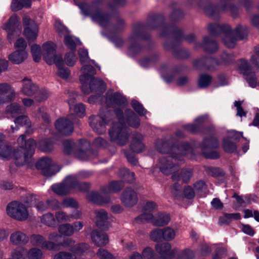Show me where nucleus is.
I'll return each mask as SVG.
<instances>
[{"label": "nucleus", "instance_id": "1", "mask_svg": "<svg viewBox=\"0 0 259 259\" xmlns=\"http://www.w3.org/2000/svg\"><path fill=\"white\" fill-rule=\"evenodd\" d=\"M105 104L108 108L114 109L118 119V123H113L109 131L110 140L119 146L125 145L128 139V133L124 123L134 127L140 125V119L135 113L129 109H126L127 105L126 99L118 92H108Z\"/></svg>", "mask_w": 259, "mask_h": 259}, {"label": "nucleus", "instance_id": "2", "mask_svg": "<svg viewBox=\"0 0 259 259\" xmlns=\"http://www.w3.org/2000/svg\"><path fill=\"white\" fill-rule=\"evenodd\" d=\"M155 147L158 152L161 153H167L170 157H162L159 158L158 166L160 170L165 175L172 174L174 181H182L187 182L192 176L191 169L179 170V166L174 164L171 159L181 160L183 156L191 151V146L188 143H182L178 146L174 144L173 139L167 141L158 140L155 143Z\"/></svg>", "mask_w": 259, "mask_h": 259}, {"label": "nucleus", "instance_id": "3", "mask_svg": "<svg viewBox=\"0 0 259 259\" xmlns=\"http://www.w3.org/2000/svg\"><path fill=\"white\" fill-rule=\"evenodd\" d=\"M78 54L79 61L82 65L80 70L79 76L82 92L86 95H89L92 92L98 94L103 93L106 90V85L101 79L94 77L96 74V70L92 65H94L99 69L100 67L95 63L94 60L90 59L87 49L84 48L79 49Z\"/></svg>", "mask_w": 259, "mask_h": 259}, {"label": "nucleus", "instance_id": "4", "mask_svg": "<svg viewBox=\"0 0 259 259\" xmlns=\"http://www.w3.org/2000/svg\"><path fill=\"white\" fill-rule=\"evenodd\" d=\"M208 29L212 35H217L220 32L224 33L223 41L228 48H234L237 40L243 39L247 34V29L246 26H238L233 31L231 30L228 25H220L217 23L209 25Z\"/></svg>", "mask_w": 259, "mask_h": 259}, {"label": "nucleus", "instance_id": "5", "mask_svg": "<svg viewBox=\"0 0 259 259\" xmlns=\"http://www.w3.org/2000/svg\"><path fill=\"white\" fill-rule=\"evenodd\" d=\"M90 175L89 172H83L79 176L76 175L68 176L60 183L53 185L51 188L57 195L63 196L69 194L71 191L83 192L90 188L87 183L79 182V177H87Z\"/></svg>", "mask_w": 259, "mask_h": 259}, {"label": "nucleus", "instance_id": "6", "mask_svg": "<svg viewBox=\"0 0 259 259\" xmlns=\"http://www.w3.org/2000/svg\"><path fill=\"white\" fill-rule=\"evenodd\" d=\"M25 135H21L18 139L20 145L19 149L15 150L13 154L15 163L18 165L24 164L34 153L36 142L33 139L25 141Z\"/></svg>", "mask_w": 259, "mask_h": 259}, {"label": "nucleus", "instance_id": "7", "mask_svg": "<svg viewBox=\"0 0 259 259\" xmlns=\"http://www.w3.org/2000/svg\"><path fill=\"white\" fill-rule=\"evenodd\" d=\"M75 4L78 6L81 13L85 16H90L92 20L98 23L103 27H106L108 24L109 17L102 14L99 2H94L91 6L86 4H79L76 0H74Z\"/></svg>", "mask_w": 259, "mask_h": 259}, {"label": "nucleus", "instance_id": "8", "mask_svg": "<svg viewBox=\"0 0 259 259\" xmlns=\"http://www.w3.org/2000/svg\"><path fill=\"white\" fill-rule=\"evenodd\" d=\"M123 186V183L121 181L112 182L108 185L102 188L101 194L96 192L88 193L87 199L90 201L97 203H108L110 200L109 197H106L103 198V196L119 191Z\"/></svg>", "mask_w": 259, "mask_h": 259}, {"label": "nucleus", "instance_id": "9", "mask_svg": "<svg viewBox=\"0 0 259 259\" xmlns=\"http://www.w3.org/2000/svg\"><path fill=\"white\" fill-rule=\"evenodd\" d=\"M109 110H100L98 115L91 116L89 118V123L93 130L99 134H102L106 131V125L111 120Z\"/></svg>", "mask_w": 259, "mask_h": 259}, {"label": "nucleus", "instance_id": "10", "mask_svg": "<svg viewBox=\"0 0 259 259\" xmlns=\"http://www.w3.org/2000/svg\"><path fill=\"white\" fill-rule=\"evenodd\" d=\"M6 212L10 217L19 221H24L29 217L26 206L18 201L9 203L7 206Z\"/></svg>", "mask_w": 259, "mask_h": 259}, {"label": "nucleus", "instance_id": "11", "mask_svg": "<svg viewBox=\"0 0 259 259\" xmlns=\"http://www.w3.org/2000/svg\"><path fill=\"white\" fill-rule=\"evenodd\" d=\"M2 28L7 32V38L10 42H12L15 37L19 36L21 32V27L19 22L18 17L16 15H12Z\"/></svg>", "mask_w": 259, "mask_h": 259}, {"label": "nucleus", "instance_id": "12", "mask_svg": "<svg viewBox=\"0 0 259 259\" xmlns=\"http://www.w3.org/2000/svg\"><path fill=\"white\" fill-rule=\"evenodd\" d=\"M42 54L47 64L58 65L62 58L60 54H56V45L51 41L47 42L42 45Z\"/></svg>", "mask_w": 259, "mask_h": 259}, {"label": "nucleus", "instance_id": "13", "mask_svg": "<svg viewBox=\"0 0 259 259\" xmlns=\"http://www.w3.org/2000/svg\"><path fill=\"white\" fill-rule=\"evenodd\" d=\"M55 27L59 33L64 35V43L68 49L74 51L76 46L81 45L80 40L74 36L69 34L67 29L60 21H56Z\"/></svg>", "mask_w": 259, "mask_h": 259}, {"label": "nucleus", "instance_id": "14", "mask_svg": "<svg viewBox=\"0 0 259 259\" xmlns=\"http://www.w3.org/2000/svg\"><path fill=\"white\" fill-rule=\"evenodd\" d=\"M238 65L240 73L243 75L249 85L252 88H255L257 84V77L252 72V67L248 62L241 59L239 61Z\"/></svg>", "mask_w": 259, "mask_h": 259}, {"label": "nucleus", "instance_id": "15", "mask_svg": "<svg viewBox=\"0 0 259 259\" xmlns=\"http://www.w3.org/2000/svg\"><path fill=\"white\" fill-rule=\"evenodd\" d=\"M219 141L214 137L205 139L202 142L201 147L203 151V154L206 158L215 159L219 157V153L217 151L206 152V150H210L219 147Z\"/></svg>", "mask_w": 259, "mask_h": 259}, {"label": "nucleus", "instance_id": "16", "mask_svg": "<svg viewBox=\"0 0 259 259\" xmlns=\"http://www.w3.org/2000/svg\"><path fill=\"white\" fill-rule=\"evenodd\" d=\"M36 166L46 176L55 175L59 170L58 169L57 165L49 157H44L40 159L36 163Z\"/></svg>", "mask_w": 259, "mask_h": 259}, {"label": "nucleus", "instance_id": "17", "mask_svg": "<svg viewBox=\"0 0 259 259\" xmlns=\"http://www.w3.org/2000/svg\"><path fill=\"white\" fill-rule=\"evenodd\" d=\"M24 30L23 35L28 41H31L35 40L38 32V27L34 21L27 16L23 18Z\"/></svg>", "mask_w": 259, "mask_h": 259}, {"label": "nucleus", "instance_id": "18", "mask_svg": "<svg viewBox=\"0 0 259 259\" xmlns=\"http://www.w3.org/2000/svg\"><path fill=\"white\" fill-rule=\"evenodd\" d=\"M240 137L244 138L242 132L238 133L234 130L228 131L227 137L224 138L222 146L224 150L229 153L234 152L236 149L234 141H238Z\"/></svg>", "mask_w": 259, "mask_h": 259}, {"label": "nucleus", "instance_id": "19", "mask_svg": "<svg viewBox=\"0 0 259 259\" xmlns=\"http://www.w3.org/2000/svg\"><path fill=\"white\" fill-rule=\"evenodd\" d=\"M30 239L31 244L33 246H40L42 249L49 250H57L58 249V244L46 240L44 237L41 235H32Z\"/></svg>", "mask_w": 259, "mask_h": 259}, {"label": "nucleus", "instance_id": "20", "mask_svg": "<svg viewBox=\"0 0 259 259\" xmlns=\"http://www.w3.org/2000/svg\"><path fill=\"white\" fill-rule=\"evenodd\" d=\"M157 208V204L153 201H147L143 206V213L137 217L135 221L138 223H143L151 221L153 217L152 212Z\"/></svg>", "mask_w": 259, "mask_h": 259}, {"label": "nucleus", "instance_id": "21", "mask_svg": "<svg viewBox=\"0 0 259 259\" xmlns=\"http://www.w3.org/2000/svg\"><path fill=\"white\" fill-rule=\"evenodd\" d=\"M73 116L69 115L66 118H60L55 123V127L61 134L70 135L73 131Z\"/></svg>", "mask_w": 259, "mask_h": 259}, {"label": "nucleus", "instance_id": "22", "mask_svg": "<svg viewBox=\"0 0 259 259\" xmlns=\"http://www.w3.org/2000/svg\"><path fill=\"white\" fill-rule=\"evenodd\" d=\"M16 93L14 89L7 83H0V105L14 100Z\"/></svg>", "mask_w": 259, "mask_h": 259}, {"label": "nucleus", "instance_id": "23", "mask_svg": "<svg viewBox=\"0 0 259 259\" xmlns=\"http://www.w3.org/2000/svg\"><path fill=\"white\" fill-rule=\"evenodd\" d=\"M138 199L137 193L131 188H126L121 196L122 203L126 207H132L136 205Z\"/></svg>", "mask_w": 259, "mask_h": 259}, {"label": "nucleus", "instance_id": "24", "mask_svg": "<svg viewBox=\"0 0 259 259\" xmlns=\"http://www.w3.org/2000/svg\"><path fill=\"white\" fill-rule=\"evenodd\" d=\"M155 248L161 259H171L176 252L175 249H171V245L168 242L158 244Z\"/></svg>", "mask_w": 259, "mask_h": 259}, {"label": "nucleus", "instance_id": "25", "mask_svg": "<svg viewBox=\"0 0 259 259\" xmlns=\"http://www.w3.org/2000/svg\"><path fill=\"white\" fill-rule=\"evenodd\" d=\"M28 56V53L24 50H16L11 53L8 57L12 63L20 64L23 62Z\"/></svg>", "mask_w": 259, "mask_h": 259}, {"label": "nucleus", "instance_id": "26", "mask_svg": "<svg viewBox=\"0 0 259 259\" xmlns=\"http://www.w3.org/2000/svg\"><path fill=\"white\" fill-rule=\"evenodd\" d=\"M91 238L93 242L97 246H104L109 242L107 235L97 230H93L92 232Z\"/></svg>", "mask_w": 259, "mask_h": 259}, {"label": "nucleus", "instance_id": "27", "mask_svg": "<svg viewBox=\"0 0 259 259\" xmlns=\"http://www.w3.org/2000/svg\"><path fill=\"white\" fill-rule=\"evenodd\" d=\"M20 93L27 96H32L37 91V86L28 78L23 79Z\"/></svg>", "mask_w": 259, "mask_h": 259}, {"label": "nucleus", "instance_id": "28", "mask_svg": "<svg viewBox=\"0 0 259 259\" xmlns=\"http://www.w3.org/2000/svg\"><path fill=\"white\" fill-rule=\"evenodd\" d=\"M10 240L13 244L18 245L26 244L29 241V238L24 233L17 231L11 234Z\"/></svg>", "mask_w": 259, "mask_h": 259}, {"label": "nucleus", "instance_id": "29", "mask_svg": "<svg viewBox=\"0 0 259 259\" xmlns=\"http://www.w3.org/2000/svg\"><path fill=\"white\" fill-rule=\"evenodd\" d=\"M143 137L140 134L137 133L133 135V140L131 144V149L136 153L142 152L145 148V146L142 143V141Z\"/></svg>", "mask_w": 259, "mask_h": 259}, {"label": "nucleus", "instance_id": "30", "mask_svg": "<svg viewBox=\"0 0 259 259\" xmlns=\"http://www.w3.org/2000/svg\"><path fill=\"white\" fill-rule=\"evenodd\" d=\"M14 122L17 126H26V134H31L34 130L31 126V122L29 118L25 115H21L16 117L14 120Z\"/></svg>", "mask_w": 259, "mask_h": 259}, {"label": "nucleus", "instance_id": "31", "mask_svg": "<svg viewBox=\"0 0 259 259\" xmlns=\"http://www.w3.org/2000/svg\"><path fill=\"white\" fill-rule=\"evenodd\" d=\"M207 118L208 117L206 115L199 116L194 120L193 123L185 125L184 126V128L188 132L196 133L198 131V128L201 124L207 120Z\"/></svg>", "mask_w": 259, "mask_h": 259}, {"label": "nucleus", "instance_id": "32", "mask_svg": "<svg viewBox=\"0 0 259 259\" xmlns=\"http://www.w3.org/2000/svg\"><path fill=\"white\" fill-rule=\"evenodd\" d=\"M27 200H25V203L29 206H35L37 209L39 211H43L46 210L48 208L47 203L46 204L42 201H38L36 202V197L32 195L29 194L27 195Z\"/></svg>", "mask_w": 259, "mask_h": 259}, {"label": "nucleus", "instance_id": "33", "mask_svg": "<svg viewBox=\"0 0 259 259\" xmlns=\"http://www.w3.org/2000/svg\"><path fill=\"white\" fill-rule=\"evenodd\" d=\"M170 218L168 214L165 213H158L156 216L153 217L150 221L156 226H164L170 221Z\"/></svg>", "mask_w": 259, "mask_h": 259}, {"label": "nucleus", "instance_id": "34", "mask_svg": "<svg viewBox=\"0 0 259 259\" xmlns=\"http://www.w3.org/2000/svg\"><path fill=\"white\" fill-rule=\"evenodd\" d=\"M201 47L205 51L208 52H214L218 48L216 41L207 36L204 37Z\"/></svg>", "mask_w": 259, "mask_h": 259}, {"label": "nucleus", "instance_id": "35", "mask_svg": "<svg viewBox=\"0 0 259 259\" xmlns=\"http://www.w3.org/2000/svg\"><path fill=\"white\" fill-rule=\"evenodd\" d=\"M31 5V0H12L11 9L13 11H17L23 8H28Z\"/></svg>", "mask_w": 259, "mask_h": 259}, {"label": "nucleus", "instance_id": "36", "mask_svg": "<svg viewBox=\"0 0 259 259\" xmlns=\"http://www.w3.org/2000/svg\"><path fill=\"white\" fill-rule=\"evenodd\" d=\"M95 214L97 226L99 227H104L109 218L107 212L103 209H100L96 210Z\"/></svg>", "mask_w": 259, "mask_h": 259}, {"label": "nucleus", "instance_id": "37", "mask_svg": "<svg viewBox=\"0 0 259 259\" xmlns=\"http://www.w3.org/2000/svg\"><path fill=\"white\" fill-rule=\"evenodd\" d=\"M97 153L91 150H79L75 153V156L81 160H88L94 158L97 156Z\"/></svg>", "mask_w": 259, "mask_h": 259}, {"label": "nucleus", "instance_id": "38", "mask_svg": "<svg viewBox=\"0 0 259 259\" xmlns=\"http://www.w3.org/2000/svg\"><path fill=\"white\" fill-rule=\"evenodd\" d=\"M241 215L239 213H225L219 219L220 225L229 224L233 220H239Z\"/></svg>", "mask_w": 259, "mask_h": 259}, {"label": "nucleus", "instance_id": "39", "mask_svg": "<svg viewBox=\"0 0 259 259\" xmlns=\"http://www.w3.org/2000/svg\"><path fill=\"white\" fill-rule=\"evenodd\" d=\"M4 135L0 133V156L4 159H9L11 156V147L3 141Z\"/></svg>", "mask_w": 259, "mask_h": 259}, {"label": "nucleus", "instance_id": "40", "mask_svg": "<svg viewBox=\"0 0 259 259\" xmlns=\"http://www.w3.org/2000/svg\"><path fill=\"white\" fill-rule=\"evenodd\" d=\"M27 249L24 247H18L14 249L11 255L12 259H26Z\"/></svg>", "mask_w": 259, "mask_h": 259}, {"label": "nucleus", "instance_id": "41", "mask_svg": "<svg viewBox=\"0 0 259 259\" xmlns=\"http://www.w3.org/2000/svg\"><path fill=\"white\" fill-rule=\"evenodd\" d=\"M40 222L41 223L50 227L54 228L57 225L54 215L50 212L42 215L40 218Z\"/></svg>", "mask_w": 259, "mask_h": 259}, {"label": "nucleus", "instance_id": "42", "mask_svg": "<svg viewBox=\"0 0 259 259\" xmlns=\"http://www.w3.org/2000/svg\"><path fill=\"white\" fill-rule=\"evenodd\" d=\"M58 64V65H56L58 67V70L57 72V75L62 79H67L70 76V70L63 65L62 58L61 59V61L59 62Z\"/></svg>", "mask_w": 259, "mask_h": 259}, {"label": "nucleus", "instance_id": "43", "mask_svg": "<svg viewBox=\"0 0 259 259\" xmlns=\"http://www.w3.org/2000/svg\"><path fill=\"white\" fill-rule=\"evenodd\" d=\"M58 231L61 235L69 236L73 234L74 228L71 224H64L59 226Z\"/></svg>", "mask_w": 259, "mask_h": 259}, {"label": "nucleus", "instance_id": "44", "mask_svg": "<svg viewBox=\"0 0 259 259\" xmlns=\"http://www.w3.org/2000/svg\"><path fill=\"white\" fill-rule=\"evenodd\" d=\"M21 106L17 103L8 105L6 109L7 113L10 114L13 117H15L20 114L21 113Z\"/></svg>", "mask_w": 259, "mask_h": 259}, {"label": "nucleus", "instance_id": "45", "mask_svg": "<svg viewBox=\"0 0 259 259\" xmlns=\"http://www.w3.org/2000/svg\"><path fill=\"white\" fill-rule=\"evenodd\" d=\"M70 109L73 108V111L77 116L79 117H83L85 115V107L82 103H78L75 105L74 106L71 105V101H68Z\"/></svg>", "mask_w": 259, "mask_h": 259}, {"label": "nucleus", "instance_id": "46", "mask_svg": "<svg viewBox=\"0 0 259 259\" xmlns=\"http://www.w3.org/2000/svg\"><path fill=\"white\" fill-rule=\"evenodd\" d=\"M163 239L166 241L173 240L176 235V230L173 228L167 227L162 229Z\"/></svg>", "mask_w": 259, "mask_h": 259}, {"label": "nucleus", "instance_id": "47", "mask_svg": "<svg viewBox=\"0 0 259 259\" xmlns=\"http://www.w3.org/2000/svg\"><path fill=\"white\" fill-rule=\"evenodd\" d=\"M43 253L41 249L32 247L27 250V257L28 259H41L42 257Z\"/></svg>", "mask_w": 259, "mask_h": 259}, {"label": "nucleus", "instance_id": "48", "mask_svg": "<svg viewBox=\"0 0 259 259\" xmlns=\"http://www.w3.org/2000/svg\"><path fill=\"white\" fill-rule=\"evenodd\" d=\"M31 53L33 60L36 62H39L41 58L42 53L39 46L34 44L31 47Z\"/></svg>", "mask_w": 259, "mask_h": 259}, {"label": "nucleus", "instance_id": "49", "mask_svg": "<svg viewBox=\"0 0 259 259\" xmlns=\"http://www.w3.org/2000/svg\"><path fill=\"white\" fill-rule=\"evenodd\" d=\"M118 175L123 178L128 182H132L135 180V174L133 172L130 171L127 169L123 168L120 169Z\"/></svg>", "mask_w": 259, "mask_h": 259}, {"label": "nucleus", "instance_id": "50", "mask_svg": "<svg viewBox=\"0 0 259 259\" xmlns=\"http://www.w3.org/2000/svg\"><path fill=\"white\" fill-rule=\"evenodd\" d=\"M161 77L167 83L171 82L174 78V75L171 74L169 70L165 66H162L159 70Z\"/></svg>", "mask_w": 259, "mask_h": 259}, {"label": "nucleus", "instance_id": "51", "mask_svg": "<svg viewBox=\"0 0 259 259\" xmlns=\"http://www.w3.org/2000/svg\"><path fill=\"white\" fill-rule=\"evenodd\" d=\"M132 106L140 116H145L148 113V111L144 108L142 105L136 100H133L132 101Z\"/></svg>", "mask_w": 259, "mask_h": 259}, {"label": "nucleus", "instance_id": "52", "mask_svg": "<svg viewBox=\"0 0 259 259\" xmlns=\"http://www.w3.org/2000/svg\"><path fill=\"white\" fill-rule=\"evenodd\" d=\"M97 256L99 259H118L117 257L114 256L107 250L100 248L97 252Z\"/></svg>", "mask_w": 259, "mask_h": 259}, {"label": "nucleus", "instance_id": "53", "mask_svg": "<svg viewBox=\"0 0 259 259\" xmlns=\"http://www.w3.org/2000/svg\"><path fill=\"white\" fill-rule=\"evenodd\" d=\"M77 59L74 51L67 53L64 56V61L68 66H74L77 61Z\"/></svg>", "mask_w": 259, "mask_h": 259}, {"label": "nucleus", "instance_id": "54", "mask_svg": "<svg viewBox=\"0 0 259 259\" xmlns=\"http://www.w3.org/2000/svg\"><path fill=\"white\" fill-rule=\"evenodd\" d=\"M39 148L45 152H49L53 149V142L50 139H44L39 142Z\"/></svg>", "mask_w": 259, "mask_h": 259}, {"label": "nucleus", "instance_id": "55", "mask_svg": "<svg viewBox=\"0 0 259 259\" xmlns=\"http://www.w3.org/2000/svg\"><path fill=\"white\" fill-rule=\"evenodd\" d=\"M89 248V245L85 243H80L76 244L71 249L73 254L80 255Z\"/></svg>", "mask_w": 259, "mask_h": 259}, {"label": "nucleus", "instance_id": "56", "mask_svg": "<svg viewBox=\"0 0 259 259\" xmlns=\"http://www.w3.org/2000/svg\"><path fill=\"white\" fill-rule=\"evenodd\" d=\"M211 81V77L207 74H202L198 80V86L200 88L207 87Z\"/></svg>", "mask_w": 259, "mask_h": 259}, {"label": "nucleus", "instance_id": "57", "mask_svg": "<svg viewBox=\"0 0 259 259\" xmlns=\"http://www.w3.org/2000/svg\"><path fill=\"white\" fill-rule=\"evenodd\" d=\"M55 220L56 222L57 221L58 223L70 222L71 216L69 214H67L63 211H59L55 213Z\"/></svg>", "mask_w": 259, "mask_h": 259}, {"label": "nucleus", "instance_id": "58", "mask_svg": "<svg viewBox=\"0 0 259 259\" xmlns=\"http://www.w3.org/2000/svg\"><path fill=\"white\" fill-rule=\"evenodd\" d=\"M142 28V26L139 25L138 28L133 30L132 33L128 38L129 41L131 43L136 42L140 39Z\"/></svg>", "mask_w": 259, "mask_h": 259}, {"label": "nucleus", "instance_id": "59", "mask_svg": "<svg viewBox=\"0 0 259 259\" xmlns=\"http://www.w3.org/2000/svg\"><path fill=\"white\" fill-rule=\"evenodd\" d=\"M150 237L151 239L155 242H158L163 239L162 229H156L151 231Z\"/></svg>", "mask_w": 259, "mask_h": 259}, {"label": "nucleus", "instance_id": "60", "mask_svg": "<svg viewBox=\"0 0 259 259\" xmlns=\"http://www.w3.org/2000/svg\"><path fill=\"white\" fill-rule=\"evenodd\" d=\"M109 39L114 45L116 48H120L122 46L123 41L121 38L118 36L116 34L111 33L108 36Z\"/></svg>", "mask_w": 259, "mask_h": 259}, {"label": "nucleus", "instance_id": "61", "mask_svg": "<svg viewBox=\"0 0 259 259\" xmlns=\"http://www.w3.org/2000/svg\"><path fill=\"white\" fill-rule=\"evenodd\" d=\"M54 259H76V257L72 253L62 251L56 254Z\"/></svg>", "mask_w": 259, "mask_h": 259}, {"label": "nucleus", "instance_id": "62", "mask_svg": "<svg viewBox=\"0 0 259 259\" xmlns=\"http://www.w3.org/2000/svg\"><path fill=\"white\" fill-rule=\"evenodd\" d=\"M194 257V252L189 249H186L179 254L177 259H193Z\"/></svg>", "mask_w": 259, "mask_h": 259}, {"label": "nucleus", "instance_id": "63", "mask_svg": "<svg viewBox=\"0 0 259 259\" xmlns=\"http://www.w3.org/2000/svg\"><path fill=\"white\" fill-rule=\"evenodd\" d=\"M64 152L66 154L72 153L75 147V143L71 140H66L63 142Z\"/></svg>", "mask_w": 259, "mask_h": 259}, {"label": "nucleus", "instance_id": "64", "mask_svg": "<svg viewBox=\"0 0 259 259\" xmlns=\"http://www.w3.org/2000/svg\"><path fill=\"white\" fill-rule=\"evenodd\" d=\"M62 206L67 207L76 208L78 206L77 202L73 198H67L63 200Z\"/></svg>", "mask_w": 259, "mask_h": 259}]
</instances>
